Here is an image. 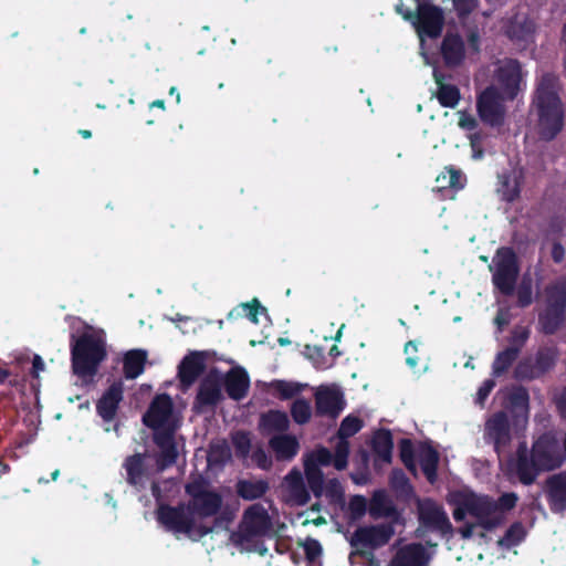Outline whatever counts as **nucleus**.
<instances>
[{
  "instance_id": "nucleus-1",
  "label": "nucleus",
  "mask_w": 566,
  "mask_h": 566,
  "mask_svg": "<svg viewBox=\"0 0 566 566\" xmlns=\"http://www.w3.org/2000/svg\"><path fill=\"white\" fill-rule=\"evenodd\" d=\"M533 106L537 114L539 138L554 140L565 125V113L558 94V77L553 73L543 74L536 84Z\"/></svg>"
},
{
  "instance_id": "nucleus-2",
  "label": "nucleus",
  "mask_w": 566,
  "mask_h": 566,
  "mask_svg": "<svg viewBox=\"0 0 566 566\" xmlns=\"http://www.w3.org/2000/svg\"><path fill=\"white\" fill-rule=\"evenodd\" d=\"M70 352L73 374L80 378H92L107 357L106 340L93 332H84L80 336L72 334Z\"/></svg>"
},
{
  "instance_id": "nucleus-3",
  "label": "nucleus",
  "mask_w": 566,
  "mask_h": 566,
  "mask_svg": "<svg viewBox=\"0 0 566 566\" xmlns=\"http://www.w3.org/2000/svg\"><path fill=\"white\" fill-rule=\"evenodd\" d=\"M185 493L189 496L187 511L190 515L200 520L216 517L214 524L220 523L217 517L222 509V495L211 489L210 482L202 475H197L185 484Z\"/></svg>"
},
{
  "instance_id": "nucleus-4",
  "label": "nucleus",
  "mask_w": 566,
  "mask_h": 566,
  "mask_svg": "<svg viewBox=\"0 0 566 566\" xmlns=\"http://www.w3.org/2000/svg\"><path fill=\"white\" fill-rule=\"evenodd\" d=\"M405 20L415 28L421 41L424 38L437 39L441 35L444 25L443 10L429 2H419L416 12L407 10Z\"/></svg>"
},
{
  "instance_id": "nucleus-5",
  "label": "nucleus",
  "mask_w": 566,
  "mask_h": 566,
  "mask_svg": "<svg viewBox=\"0 0 566 566\" xmlns=\"http://www.w3.org/2000/svg\"><path fill=\"white\" fill-rule=\"evenodd\" d=\"M494 266L490 268L492 273V283L503 295L511 296L515 292L520 266L516 254L511 248H501L497 250L493 260Z\"/></svg>"
},
{
  "instance_id": "nucleus-6",
  "label": "nucleus",
  "mask_w": 566,
  "mask_h": 566,
  "mask_svg": "<svg viewBox=\"0 0 566 566\" xmlns=\"http://www.w3.org/2000/svg\"><path fill=\"white\" fill-rule=\"evenodd\" d=\"M558 352L555 347H539L534 359H521L514 368V378L520 381L538 379L552 370L557 361Z\"/></svg>"
},
{
  "instance_id": "nucleus-7",
  "label": "nucleus",
  "mask_w": 566,
  "mask_h": 566,
  "mask_svg": "<svg viewBox=\"0 0 566 566\" xmlns=\"http://www.w3.org/2000/svg\"><path fill=\"white\" fill-rule=\"evenodd\" d=\"M468 513L476 518V525L491 532L504 523L502 514H495V500L489 495H469L464 497Z\"/></svg>"
},
{
  "instance_id": "nucleus-8",
  "label": "nucleus",
  "mask_w": 566,
  "mask_h": 566,
  "mask_svg": "<svg viewBox=\"0 0 566 566\" xmlns=\"http://www.w3.org/2000/svg\"><path fill=\"white\" fill-rule=\"evenodd\" d=\"M158 523L167 531L174 534H186L192 537L195 528V518L187 511V505L160 504L156 511Z\"/></svg>"
},
{
  "instance_id": "nucleus-9",
  "label": "nucleus",
  "mask_w": 566,
  "mask_h": 566,
  "mask_svg": "<svg viewBox=\"0 0 566 566\" xmlns=\"http://www.w3.org/2000/svg\"><path fill=\"white\" fill-rule=\"evenodd\" d=\"M271 530L272 522L265 507L260 503L252 504L243 513L238 542H251L254 537L266 535Z\"/></svg>"
},
{
  "instance_id": "nucleus-10",
  "label": "nucleus",
  "mask_w": 566,
  "mask_h": 566,
  "mask_svg": "<svg viewBox=\"0 0 566 566\" xmlns=\"http://www.w3.org/2000/svg\"><path fill=\"white\" fill-rule=\"evenodd\" d=\"M476 112L480 119L491 126L501 127L505 122V106L501 93L489 86L476 98Z\"/></svg>"
},
{
  "instance_id": "nucleus-11",
  "label": "nucleus",
  "mask_w": 566,
  "mask_h": 566,
  "mask_svg": "<svg viewBox=\"0 0 566 566\" xmlns=\"http://www.w3.org/2000/svg\"><path fill=\"white\" fill-rule=\"evenodd\" d=\"M532 458L543 471H552L563 465L565 454L557 440L547 434L541 436L532 446Z\"/></svg>"
},
{
  "instance_id": "nucleus-12",
  "label": "nucleus",
  "mask_w": 566,
  "mask_h": 566,
  "mask_svg": "<svg viewBox=\"0 0 566 566\" xmlns=\"http://www.w3.org/2000/svg\"><path fill=\"white\" fill-rule=\"evenodd\" d=\"M536 32L535 22L524 13H515L503 24L504 35L517 48L527 49L534 43Z\"/></svg>"
},
{
  "instance_id": "nucleus-13",
  "label": "nucleus",
  "mask_w": 566,
  "mask_h": 566,
  "mask_svg": "<svg viewBox=\"0 0 566 566\" xmlns=\"http://www.w3.org/2000/svg\"><path fill=\"white\" fill-rule=\"evenodd\" d=\"M394 535L395 528L391 523L359 526L353 533L349 544L352 547L365 546L375 549L388 544Z\"/></svg>"
},
{
  "instance_id": "nucleus-14",
  "label": "nucleus",
  "mask_w": 566,
  "mask_h": 566,
  "mask_svg": "<svg viewBox=\"0 0 566 566\" xmlns=\"http://www.w3.org/2000/svg\"><path fill=\"white\" fill-rule=\"evenodd\" d=\"M349 457V442L339 440L335 446V452L332 453L326 447H318L307 454L304 463L315 464L316 468L333 465L342 471L347 468Z\"/></svg>"
},
{
  "instance_id": "nucleus-15",
  "label": "nucleus",
  "mask_w": 566,
  "mask_h": 566,
  "mask_svg": "<svg viewBox=\"0 0 566 566\" xmlns=\"http://www.w3.org/2000/svg\"><path fill=\"white\" fill-rule=\"evenodd\" d=\"M495 192L506 203H513L520 199L522 187L525 180V170L523 167L505 169L497 174Z\"/></svg>"
},
{
  "instance_id": "nucleus-16",
  "label": "nucleus",
  "mask_w": 566,
  "mask_h": 566,
  "mask_svg": "<svg viewBox=\"0 0 566 566\" xmlns=\"http://www.w3.org/2000/svg\"><path fill=\"white\" fill-rule=\"evenodd\" d=\"M496 78L503 95L513 101L523 81L522 64L516 59H504L496 70Z\"/></svg>"
},
{
  "instance_id": "nucleus-17",
  "label": "nucleus",
  "mask_w": 566,
  "mask_h": 566,
  "mask_svg": "<svg viewBox=\"0 0 566 566\" xmlns=\"http://www.w3.org/2000/svg\"><path fill=\"white\" fill-rule=\"evenodd\" d=\"M418 518L421 525L438 531L442 535L452 532V524L443 507L431 499L418 501Z\"/></svg>"
},
{
  "instance_id": "nucleus-18",
  "label": "nucleus",
  "mask_w": 566,
  "mask_h": 566,
  "mask_svg": "<svg viewBox=\"0 0 566 566\" xmlns=\"http://www.w3.org/2000/svg\"><path fill=\"white\" fill-rule=\"evenodd\" d=\"M174 410L172 399L168 394H159L151 400L143 416V423L155 432L166 430Z\"/></svg>"
},
{
  "instance_id": "nucleus-19",
  "label": "nucleus",
  "mask_w": 566,
  "mask_h": 566,
  "mask_svg": "<svg viewBox=\"0 0 566 566\" xmlns=\"http://www.w3.org/2000/svg\"><path fill=\"white\" fill-rule=\"evenodd\" d=\"M222 381L217 370L210 371L201 379L197 395L195 397L193 407L198 411H202L209 407H216L222 399Z\"/></svg>"
},
{
  "instance_id": "nucleus-20",
  "label": "nucleus",
  "mask_w": 566,
  "mask_h": 566,
  "mask_svg": "<svg viewBox=\"0 0 566 566\" xmlns=\"http://www.w3.org/2000/svg\"><path fill=\"white\" fill-rule=\"evenodd\" d=\"M543 492L549 511L563 515L566 512V472L548 475L544 481Z\"/></svg>"
},
{
  "instance_id": "nucleus-21",
  "label": "nucleus",
  "mask_w": 566,
  "mask_h": 566,
  "mask_svg": "<svg viewBox=\"0 0 566 566\" xmlns=\"http://www.w3.org/2000/svg\"><path fill=\"white\" fill-rule=\"evenodd\" d=\"M315 413L318 417L336 419L345 408L343 394L337 389L321 387L315 395Z\"/></svg>"
},
{
  "instance_id": "nucleus-22",
  "label": "nucleus",
  "mask_w": 566,
  "mask_h": 566,
  "mask_svg": "<svg viewBox=\"0 0 566 566\" xmlns=\"http://www.w3.org/2000/svg\"><path fill=\"white\" fill-rule=\"evenodd\" d=\"M207 353L191 352L178 366V378L184 388L192 386L206 369Z\"/></svg>"
},
{
  "instance_id": "nucleus-23",
  "label": "nucleus",
  "mask_w": 566,
  "mask_h": 566,
  "mask_svg": "<svg viewBox=\"0 0 566 566\" xmlns=\"http://www.w3.org/2000/svg\"><path fill=\"white\" fill-rule=\"evenodd\" d=\"M485 436L492 441L494 450L500 453L511 442V428L505 411L495 412L485 423Z\"/></svg>"
},
{
  "instance_id": "nucleus-24",
  "label": "nucleus",
  "mask_w": 566,
  "mask_h": 566,
  "mask_svg": "<svg viewBox=\"0 0 566 566\" xmlns=\"http://www.w3.org/2000/svg\"><path fill=\"white\" fill-rule=\"evenodd\" d=\"M147 453H134L125 458L123 468L126 471V482L134 488H144L151 471L146 462Z\"/></svg>"
},
{
  "instance_id": "nucleus-25",
  "label": "nucleus",
  "mask_w": 566,
  "mask_h": 566,
  "mask_svg": "<svg viewBox=\"0 0 566 566\" xmlns=\"http://www.w3.org/2000/svg\"><path fill=\"white\" fill-rule=\"evenodd\" d=\"M440 54L449 69L460 66L465 59V43L459 33L447 32L441 41Z\"/></svg>"
},
{
  "instance_id": "nucleus-26",
  "label": "nucleus",
  "mask_w": 566,
  "mask_h": 566,
  "mask_svg": "<svg viewBox=\"0 0 566 566\" xmlns=\"http://www.w3.org/2000/svg\"><path fill=\"white\" fill-rule=\"evenodd\" d=\"M511 471L523 485H532L543 470L537 467L526 448L520 447L516 451V459L511 464Z\"/></svg>"
},
{
  "instance_id": "nucleus-27",
  "label": "nucleus",
  "mask_w": 566,
  "mask_h": 566,
  "mask_svg": "<svg viewBox=\"0 0 566 566\" xmlns=\"http://www.w3.org/2000/svg\"><path fill=\"white\" fill-rule=\"evenodd\" d=\"M123 400L122 382L112 384L96 402V412L105 421L112 422Z\"/></svg>"
},
{
  "instance_id": "nucleus-28",
  "label": "nucleus",
  "mask_w": 566,
  "mask_h": 566,
  "mask_svg": "<svg viewBox=\"0 0 566 566\" xmlns=\"http://www.w3.org/2000/svg\"><path fill=\"white\" fill-rule=\"evenodd\" d=\"M430 555L421 543L400 547L390 560V566H428Z\"/></svg>"
},
{
  "instance_id": "nucleus-29",
  "label": "nucleus",
  "mask_w": 566,
  "mask_h": 566,
  "mask_svg": "<svg viewBox=\"0 0 566 566\" xmlns=\"http://www.w3.org/2000/svg\"><path fill=\"white\" fill-rule=\"evenodd\" d=\"M154 442L160 450L157 460L159 468L163 470L174 465L178 458L177 444L174 439V429L154 432Z\"/></svg>"
},
{
  "instance_id": "nucleus-30",
  "label": "nucleus",
  "mask_w": 566,
  "mask_h": 566,
  "mask_svg": "<svg viewBox=\"0 0 566 566\" xmlns=\"http://www.w3.org/2000/svg\"><path fill=\"white\" fill-rule=\"evenodd\" d=\"M287 413L279 409L262 412L259 418V430L263 436L283 434L290 429Z\"/></svg>"
},
{
  "instance_id": "nucleus-31",
  "label": "nucleus",
  "mask_w": 566,
  "mask_h": 566,
  "mask_svg": "<svg viewBox=\"0 0 566 566\" xmlns=\"http://www.w3.org/2000/svg\"><path fill=\"white\" fill-rule=\"evenodd\" d=\"M269 448L274 453L276 461H292L298 453L301 446L294 434H274L269 439Z\"/></svg>"
},
{
  "instance_id": "nucleus-32",
  "label": "nucleus",
  "mask_w": 566,
  "mask_h": 566,
  "mask_svg": "<svg viewBox=\"0 0 566 566\" xmlns=\"http://www.w3.org/2000/svg\"><path fill=\"white\" fill-rule=\"evenodd\" d=\"M417 458L422 473L430 484H434L438 480V468L440 454L430 442H420L417 450Z\"/></svg>"
},
{
  "instance_id": "nucleus-33",
  "label": "nucleus",
  "mask_w": 566,
  "mask_h": 566,
  "mask_svg": "<svg viewBox=\"0 0 566 566\" xmlns=\"http://www.w3.org/2000/svg\"><path fill=\"white\" fill-rule=\"evenodd\" d=\"M368 512L374 520L389 517L397 521L400 516L392 499L384 489L376 490L373 493L368 505Z\"/></svg>"
},
{
  "instance_id": "nucleus-34",
  "label": "nucleus",
  "mask_w": 566,
  "mask_h": 566,
  "mask_svg": "<svg viewBox=\"0 0 566 566\" xmlns=\"http://www.w3.org/2000/svg\"><path fill=\"white\" fill-rule=\"evenodd\" d=\"M223 385L228 396L240 401L248 395L250 377L244 368L237 367L227 373Z\"/></svg>"
},
{
  "instance_id": "nucleus-35",
  "label": "nucleus",
  "mask_w": 566,
  "mask_h": 566,
  "mask_svg": "<svg viewBox=\"0 0 566 566\" xmlns=\"http://www.w3.org/2000/svg\"><path fill=\"white\" fill-rule=\"evenodd\" d=\"M434 82L438 86L437 99L442 107L454 108L461 98L460 90L453 84L444 83L447 76L439 69L432 72Z\"/></svg>"
},
{
  "instance_id": "nucleus-36",
  "label": "nucleus",
  "mask_w": 566,
  "mask_h": 566,
  "mask_svg": "<svg viewBox=\"0 0 566 566\" xmlns=\"http://www.w3.org/2000/svg\"><path fill=\"white\" fill-rule=\"evenodd\" d=\"M148 354L145 349H130L123 358V371L126 379H135L145 370Z\"/></svg>"
},
{
  "instance_id": "nucleus-37",
  "label": "nucleus",
  "mask_w": 566,
  "mask_h": 566,
  "mask_svg": "<svg viewBox=\"0 0 566 566\" xmlns=\"http://www.w3.org/2000/svg\"><path fill=\"white\" fill-rule=\"evenodd\" d=\"M394 440L390 430H377L371 440V450L377 460L390 463L392 459Z\"/></svg>"
},
{
  "instance_id": "nucleus-38",
  "label": "nucleus",
  "mask_w": 566,
  "mask_h": 566,
  "mask_svg": "<svg viewBox=\"0 0 566 566\" xmlns=\"http://www.w3.org/2000/svg\"><path fill=\"white\" fill-rule=\"evenodd\" d=\"M566 324V312L545 306L538 314L539 329L545 335H554Z\"/></svg>"
},
{
  "instance_id": "nucleus-39",
  "label": "nucleus",
  "mask_w": 566,
  "mask_h": 566,
  "mask_svg": "<svg viewBox=\"0 0 566 566\" xmlns=\"http://www.w3.org/2000/svg\"><path fill=\"white\" fill-rule=\"evenodd\" d=\"M238 495L245 501L261 499L269 491V483L265 480H240L237 483Z\"/></svg>"
},
{
  "instance_id": "nucleus-40",
  "label": "nucleus",
  "mask_w": 566,
  "mask_h": 566,
  "mask_svg": "<svg viewBox=\"0 0 566 566\" xmlns=\"http://www.w3.org/2000/svg\"><path fill=\"white\" fill-rule=\"evenodd\" d=\"M546 306L566 312V279L557 280L545 287Z\"/></svg>"
},
{
  "instance_id": "nucleus-41",
  "label": "nucleus",
  "mask_w": 566,
  "mask_h": 566,
  "mask_svg": "<svg viewBox=\"0 0 566 566\" xmlns=\"http://www.w3.org/2000/svg\"><path fill=\"white\" fill-rule=\"evenodd\" d=\"M398 449L400 461L413 478H418V467L416 462L417 452L412 440L402 438L398 443Z\"/></svg>"
},
{
  "instance_id": "nucleus-42",
  "label": "nucleus",
  "mask_w": 566,
  "mask_h": 566,
  "mask_svg": "<svg viewBox=\"0 0 566 566\" xmlns=\"http://www.w3.org/2000/svg\"><path fill=\"white\" fill-rule=\"evenodd\" d=\"M520 354L516 353L515 348H509L499 352L492 364V374L495 377L504 375L510 367L517 359Z\"/></svg>"
},
{
  "instance_id": "nucleus-43",
  "label": "nucleus",
  "mask_w": 566,
  "mask_h": 566,
  "mask_svg": "<svg viewBox=\"0 0 566 566\" xmlns=\"http://www.w3.org/2000/svg\"><path fill=\"white\" fill-rule=\"evenodd\" d=\"M271 389L273 392L281 400H289L294 398L295 396L300 395L303 389L304 385L294 382V381H287L283 379H275L270 384Z\"/></svg>"
},
{
  "instance_id": "nucleus-44",
  "label": "nucleus",
  "mask_w": 566,
  "mask_h": 566,
  "mask_svg": "<svg viewBox=\"0 0 566 566\" xmlns=\"http://www.w3.org/2000/svg\"><path fill=\"white\" fill-rule=\"evenodd\" d=\"M304 471L310 490L315 497H321L324 492V473L315 464L304 463Z\"/></svg>"
},
{
  "instance_id": "nucleus-45",
  "label": "nucleus",
  "mask_w": 566,
  "mask_h": 566,
  "mask_svg": "<svg viewBox=\"0 0 566 566\" xmlns=\"http://www.w3.org/2000/svg\"><path fill=\"white\" fill-rule=\"evenodd\" d=\"M462 174L459 169L450 166L447 167L441 174L436 178V182L439 189H460L463 187L461 181Z\"/></svg>"
},
{
  "instance_id": "nucleus-46",
  "label": "nucleus",
  "mask_w": 566,
  "mask_h": 566,
  "mask_svg": "<svg viewBox=\"0 0 566 566\" xmlns=\"http://www.w3.org/2000/svg\"><path fill=\"white\" fill-rule=\"evenodd\" d=\"M390 486L406 497L415 494L410 480L401 469H394L389 478Z\"/></svg>"
},
{
  "instance_id": "nucleus-47",
  "label": "nucleus",
  "mask_w": 566,
  "mask_h": 566,
  "mask_svg": "<svg viewBox=\"0 0 566 566\" xmlns=\"http://www.w3.org/2000/svg\"><path fill=\"white\" fill-rule=\"evenodd\" d=\"M526 532L521 522H514L499 539V545L511 548L518 545L525 538Z\"/></svg>"
},
{
  "instance_id": "nucleus-48",
  "label": "nucleus",
  "mask_w": 566,
  "mask_h": 566,
  "mask_svg": "<svg viewBox=\"0 0 566 566\" xmlns=\"http://www.w3.org/2000/svg\"><path fill=\"white\" fill-rule=\"evenodd\" d=\"M291 416L295 423L305 424L311 420L312 407L304 398L295 399L291 405Z\"/></svg>"
},
{
  "instance_id": "nucleus-49",
  "label": "nucleus",
  "mask_w": 566,
  "mask_h": 566,
  "mask_svg": "<svg viewBox=\"0 0 566 566\" xmlns=\"http://www.w3.org/2000/svg\"><path fill=\"white\" fill-rule=\"evenodd\" d=\"M363 426L364 422L360 418L352 415L346 416L342 420L338 429L339 440L347 441V439L355 436L363 428Z\"/></svg>"
},
{
  "instance_id": "nucleus-50",
  "label": "nucleus",
  "mask_w": 566,
  "mask_h": 566,
  "mask_svg": "<svg viewBox=\"0 0 566 566\" xmlns=\"http://www.w3.org/2000/svg\"><path fill=\"white\" fill-rule=\"evenodd\" d=\"M531 336V329L528 326L516 325L512 328L507 346L509 348H515L516 353L520 354L522 348L525 346Z\"/></svg>"
},
{
  "instance_id": "nucleus-51",
  "label": "nucleus",
  "mask_w": 566,
  "mask_h": 566,
  "mask_svg": "<svg viewBox=\"0 0 566 566\" xmlns=\"http://www.w3.org/2000/svg\"><path fill=\"white\" fill-rule=\"evenodd\" d=\"M528 402H530L528 390L523 386L514 388L509 395L510 407L515 410L527 412Z\"/></svg>"
},
{
  "instance_id": "nucleus-52",
  "label": "nucleus",
  "mask_w": 566,
  "mask_h": 566,
  "mask_svg": "<svg viewBox=\"0 0 566 566\" xmlns=\"http://www.w3.org/2000/svg\"><path fill=\"white\" fill-rule=\"evenodd\" d=\"M232 444L238 457L247 458L252 447L250 432L243 430L234 432L232 434Z\"/></svg>"
},
{
  "instance_id": "nucleus-53",
  "label": "nucleus",
  "mask_w": 566,
  "mask_h": 566,
  "mask_svg": "<svg viewBox=\"0 0 566 566\" xmlns=\"http://www.w3.org/2000/svg\"><path fill=\"white\" fill-rule=\"evenodd\" d=\"M515 290L517 296V306L521 308L528 307L533 303L532 279L524 276Z\"/></svg>"
},
{
  "instance_id": "nucleus-54",
  "label": "nucleus",
  "mask_w": 566,
  "mask_h": 566,
  "mask_svg": "<svg viewBox=\"0 0 566 566\" xmlns=\"http://www.w3.org/2000/svg\"><path fill=\"white\" fill-rule=\"evenodd\" d=\"M291 494L295 503L301 506L306 505L311 500L310 492L300 474H297L295 481L291 484Z\"/></svg>"
},
{
  "instance_id": "nucleus-55",
  "label": "nucleus",
  "mask_w": 566,
  "mask_h": 566,
  "mask_svg": "<svg viewBox=\"0 0 566 566\" xmlns=\"http://www.w3.org/2000/svg\"><path fill=\"white\" fill-rule=\"evenodd\" d=\"M350 520H360L367 512V500L363 495H353L348 502Z\"/></svg>"
},
{
  "instance_id": "nucleus-56",
  "label": "nucleus",
  "mask_w": 566,
  "mask_h": 566,
  "mask_svg": "<svg viewBox=\"0 0 566 566\" xmlns=\"http://www.w3.org/2000/svg\"><path fill=\"white\" fill-rule=\"evenodd\" d=\"M305 558L307 563H314L323 553L321 543L312 537H307L303 544Z\"/></svg>"
},
{
  "instance_id": "nucleus-57",
  "label": "nucleus",
  "mask_w": 566,
  "mask_h": 566,
  "mask_svg": "<svg viewBox=\"0 0 566 566\" xmlns=\"http://www.w3.org/2000/svg\"><path fill=\"white\" fill-rule=\"evenodd\" d=\"M459 19L469 17L479 6V0H452Z\"/></svg>"
},
{
  "instance_id": "nucleus-58",
  "label": "nucleus",
  "mask_w": 566,
  "mask_h": 566,
  "mask_svg": "<svg viewBox=\"0 0 566 566\" xmlns=\"http://www.w3.org/2000/svg\"><path fill=\"white\" fill-rule=\"evenodd\" d=\"M518 501V496L514 492L503 493L495 500V513L497 511L507 512L513 510L516 506Z\"/></svg>"
},
{
  "instance_id": "nucleus-59",
  "label": "nucleus",
  "mask_w": 566,
  "mask_h": 566,
  "mask_svg": "<svg viewBox=\"0 0 566 566\" xmlns=\"http://www.w3.org/2000/svg\"><path fill=\"white\" fill-rule=\"evenodd\" d=\"M242 307L244 308V311L247 312L245 315L252 322V323H258V314L260 312H265V307H263L261 305V303L259 302L258 298H253L251 302H248V303H243L242 304Z\"/></svg>"
},
{
  "instance_id": "nucleus-60",
  "label": "nucleus",
  "mask_w": 566,
  "mask_h": 566,
  "mask_svg": "<svg viewBox=\"0 0 566 566\" xmlns=\"http://www.w3.org/2000/svg\"><path fill=\"white\" fill-rule=\"evenodd\" d=\"M494 387L495 381L493 379H485L478 389L475 402L483 406L484 401L486 400V398L489 397L490 392Z\"/></svg>"
},
{
  "instance_id": "nucleus-61",
  "label": "nucleus",
  "mask_w": 566,
  "mask_h": 566,
  "mask_svg": "<svg viewBox=\"0 0 566 566\" xmlns=\"http://www.w3.org/2000/svg\"><path fill=\"white\" fill-rule=\"evenodd\" d=\"M356 549L350 552L349 554V563L354 564V557L359 556L367 560L366 566H379V563L377 558L375 557L373 552L359 549L358 547H355Z\"/></svg>"
},
{
  "instance_id": "nucleus-62",
  "label": "nucleus",
  "mask_w": 566,
  "mask_h": 566,
  "mask_svg": "<svg viewBox=\"0 0 566 566\" xmlns=\"http://www.w3.org/2000/svg\"><path fill=\"white\" fill-rule=\"evenodd\" d=\"M511 315L509 310L500 308L494 317V324L497 327V332L502 333L504 327L510 324Z\"/></svg>"
},
{
  "instance_id": "nucleus-63",
  "label": "nucleus",
  "mask_w": 566,
  "mask_h": 566,
  "mask_svg": "<svg viewBox=\"0 0 566 566\" xmlns=\"http://www.w3.org/2000/svg\"><path fill=\"white\" fill-rule=\"evenodd\" d=\"M478 120L472 115L463 112L459 118V126L465 130H474L478 127Z\"/></svg>"
},
{
  "instance_id": "nucleus-64",
  "label": "nucleus",
  "mask_w": 566,
  "mask_h": 566,
  "mask_svg": "<svg viewBox=\"0 0 566 566\" xmlns=\"http://www.w3.org/2000/svg\"><path fill=\"white\" fill-rule=\"evenodd\" d=\"M555 405L562 419L566 420V386L560 395L556 397Z\"/></svg>"
}]
</instances>
